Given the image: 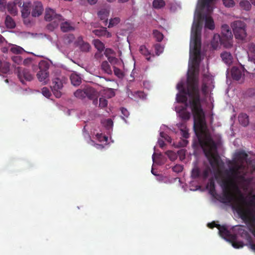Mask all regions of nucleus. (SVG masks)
<instances>
[{"mask_svg":"<svg viewBox=\"0 0 255 255\" xmlns=\"http://www.w3.org/2000/svg\"><path fill=\"white\" fill-rule=\"evenodd\" d=\"M80 48L82 51L84 52H87L89 51L90 49V45L88 43H83L81 45Z\"/></svg>","mask_w":255,"mask_h":255,"instance_id":"obj_45","label":"nucleus"},{"mask_svg":"<svg viewBox=\"0 0 255 255\" xmlns=\"http://www.w3.org/2000/svg\"><path fill=\"white\" fill-rule=\"evenodd\" d=\"M172 170L175 172L179 173L182 171L183 167L180 165H176L172 168Z\"/></svg>","mask_w":255,"mask_h":255,"instance_id":"obj_47","label":"nucleus"},{"mask_svg":"<svg viewBox=\"0 0 255 255\" xmlns=\"http://www.w3.org/2000/svg\"><path fill=\"white\" fill-rule=\"evenodd\" d=\"M75 97L84 99L87 98L88 99L93 100V104L97 106L98 104V97L100 93L95 88L90 86H85L83 88L77 90L74 93Z\"/></svg>","mask_w":255,"mask_h":255,"instance_id":"obj_3","label":"nucleus"},{"mask_svg":"<svg viewBox=\"0 0 255 255\" xmlns=\"http://www.w3.org/2000/svg\"><path fill=\"white\" fill-rule=\"evenodd\" d=\"M155 52L156 55L158 56L163 52L164 46L161 44L157 43L154 45Z\"/></svg>","mask_w":255,"mask_h":255,"instance_id":"obj_33","label":"nucleus"},{"mask_svg":"<svg viewBox=\"0 0 255 255\" xmlns=\"http://www.w3.org/2000/svg\"><path fill=\"white\" fill-rule=\"evenodd\" d=\"M17 76L20 81L23 83L24 80L30 81L33 79V76L26 69L17 68Z\"/></svg>","mask_w":255,"mask_h":255,"instance_id":"obj_9","label":"nucleus"},{"mask_svg":"<svg viewBox=\"0 0 255 255\" xmlns=\"http://www.w3.org/2000/svg\"><path fill=\"white\" fill-rule=\"evenodd\" d=\"M5 0H0V10L1 11H4L5 7Z\"/></svg>","mask_w":255,"mask_h":255,"instance_id":"obj_49","label":"nucleus"},{"mask_svg":"<svg viewBox=\"0 0 255 255\" xmlns=\"http://www.w3.org/2000/svg\"><path fill=\"white\" fill-rule=\"evenodd\" d=\"M190 117V114L189 113H187L186 114L185 116L184 117V119H188Z\"/></svg>","mask_w":255,"mask_h":255,"instance_id":"obj_60","label":"nucleus"},{"mask_svg":"<svg viewBox=\"0 0 255 255\" xmlns=\"http://www.w3.org/2000/svg\"><path fill=\"white\" fill-rule=\"evenodd\" d=\"M238 119L239 123L244 127L247 126L249 124V118L246 114H240L238 117Z\"/></svg>","mask_w":255,"mask_h":255,"instance_id":"obj_21","label":"nucleus"},{"mask_svg":"<svg viewBox=\"0 0 255 255\" xmlns=\"http://www.w3.org/2000/svg\"><path fill=\"white\" fill-rule=\"evenodd\" d=\"M9 70V64L7 62H3L0 68V72L6 73Z\"/></svg>","mask_w":255,"mask_h":255,"instance_id":"obj_31","label":"nucleus"},{"mask_svg":"<svg viewBox=\"0 0 255 255\" xmlns=\"http://www.w3.org/2000/svg\"><path fill=\"white\" fill-rule=\"evenodd\" d=\"M5 41V38L0 34V44L3 43Z\"/></svg>","mask_w":255,"mask_h":255,"instance_id":"obj_58","label":"nucleus"},{"mask_svg":"<svg viewBox=\"0 0 255 255\" xmlns=\"http://www.w3.org/2000/svg\"><path fill=\"white\" fill-rule=\"evenodd\" d=\"M99 102V107L100 108H105L108 105L107 100L104 97L100 98Z\"/></svg>","mask_w":255,"mask_h":255,"instance_id":"obj_39","label":"nucleus"},{"mask_svg":"<svg viewBox=\"0 0 255 255\" xmlns=\"http://www.w3.org/2000/svg\"><path fill=\"white\" fill-rule=\"evenodd\" d=\"M104 32L105 33H104V36H105L107 38H109L112 36V34L110 32L108 31L106 28V30Z\"/></svg>","mask_w":255,"mask_h":255,"instance_id":"obj_54","label":"nucleus"},{"mask_svg":"<svg viewBox=\"0 0 255 255\" xmlns=\"http://www.w3.org/2000/svg\"><path fill=\"white\" fill-rule=\"evenodd\" d=\"M224 4L227 7H232L234 5L233 0H222Z\"/></svg>","mask_w":255,"mask_h":255,"instance_id":"obj_46","label":"nucleus"},{"mask_svg":"<svg viewBox=\"0 0 255 255\" xmlns=\"http://www.w3.org/2000/svg\"><path fill=\"white\" fill-rule=\"evenodd\" d=\"M45 19L46 21H51L47 27L49 30L52 31L58 26L62 17L61 15L57 14L53 9L48 8L45 10Z\"/></svg>","mask_w":255,"mask_h":255,"instance_id":"obj_5","label":"nucleus"},{"mask_svg":"<svg viewBox=\"0 0 255 255\" xmlns=\"http://www.w3.org/2000/svg\"><path fill=\"white\" fill-rule=\"evenodd\" d=\"M102 70L106 73L108 74H111L112 73V70L111 68L110 65L108 62L106 61H103L101 64Z\"/></svg>","mask_w":255,"mask_h":255,"instance_id":"obj_24","label":"nucleus"},{"mask_svg":"<svg viewBox=\"0 0 255 255\" xmlns=\"http://www.w3.org/2000/svg\"><path fill=\"white\" fill-rule=\"evenodd\" d=\"M98 0H87V2L91 5L96 4Z\"/></svg>","mask_w":255,"mask_h":255,"instance_id":"obj_55","label":"nucleus"},{"mask_svg":"<svg viewBox=\"0 0 255 255\" xmlns=\"http://www.w3.org/2000/svg\"><path fill=\"white\" fill-rule=\"evenodd\" d=\"M235 37L239 40H244L247 36L246 24L241 20H236L231 24Z\"/></svg>","mask_w":255,"mask_h":255,"instance_id":"obj_4","label":"nucleus"},{"mask_svg":"<svg viewBox=\"0 0 255 255\" xmlns=\"http://www.w3.org/2000/svg\"><path fill=\"white\" fill-rule=\"evenodd\" d=\"M213 223H211V224H208V226L209 227V228H213V226L212 225Z\"/></svg>","mask_w":255,"mask_h":255,"instance_id":"obj_63","label":"nucleus"},{"mask_svg":"<svg viewBox=\"0 0 255 255\" xmlns=\"http://www.w3.org/2000/svg\"><path fill=\"white\" fill-rule=\"evenodd\" d=\"M221 41L222 38H221L219 34H214L213 39L211 41V46L213 49L215 50L217 49L221 44Z\"/></svg>","mask_w":255,"mask_h":255,"instance_id":"obj_17","label":"nucleus"},{"mask_svg":"<svg viewBox=\"0 0 255 255\" xmlns=\"http://www.w3.org/2000/svg\"><path fill=\"white\" fill-rule=\"evenodd\" d=\"M63 19L60 22V28L61 30L64 32H69L73 31L75 30V27L73 23L70 22L68 21H65L64 22L62 21Z\"/></svg>","mask_w":255,"mask_h":255,"instance_id":"obj_13","label":"nucleus"},{"mask_svg":"<svg viewBox=\"0 0 255 255\" xmlns=\"http://www.w3.org/2000/svg\"><path fill=\"white\" fill-rule=\"evenodd\" d=\"M32 3L29 1L23 2L22 9L21 10L22 16L25 19L24 22L25 24H28L29 22L27 21L26 18L30 13L31 10Z\"/></svg>","mask_w":255,"mask_h":255,"instance_id":"obj_11","label":"nucleus"},{"mask_svg":"<svg viewBox=\"0 0 255 255\" xmlns=\"http://www.w3.org/2000/svg\"><path fill=\"white\" fill-rule=\"evenodd\" d=\"M210 188L211 190L213 189L214 188V182L212 180H211L210 182Z\"/></svg>","mask_w":255,"mask_h":255,"instance_id":"obj_56","label":"nucleus"},{"mask_svg":"<svg viewBox=\"0 0 255 255\" xmlns=\"http://www.w3.org/2000/svg\"><path fill=\"white\" fill-rule=\"evenodd\" d=\"M166 154L171 161H174L177 157L176 154L172 151H167Z\"/></svg>","mask_w":255,"mask_h":255,"instance_id":"obj_41","label":"nucleus"},{"mask_svg":"<svg viewBox=\"0 0 255 255\" xmlns=\"http://www.w3.org/2000/svg\"><path fill=\"white\" fill-rule=\"evenodd\" d=\"M181 135L185 138H187L189 137V133L186 130L181 129L180 130Z\"/></svg>","mask_w":255,"mask_h":255,"instance_id":"obj_50","label":"nucleus"},{"mask_svg":"<svg viewBox=\"0 0 255 255\" xmlns=\"http://www.w3.org/2000/svg\"><path fill=\"white\" fill-rule=\"evenodd\" d=\"M211 172V170L210 168L209 167H206L203 170L202 173H201L199 168L195 166L192 170L191 177L193 178L201 177L204 179H206L208 177Z\"/></svg>","mask_w":255,"mask_h":255,"instance_id":"obj_7","label":"nucleus"},{"mask_svg":"<svg viewBox=\"0 0 255 255\" xmlns=\"http://www.w3.org/2000/svg\"><path fill=\"white\" fill-rule=\"evenodd\" d=\"M247 94L249 96H255V88L250 89L247 91Z\"/></svg>","mask_w":255,"mask_h":255,"instance_id":"obj_51","label":"nucleus"},{"mask_svg":"<svg viewBox=\"0 0 255 255\" xmlns=\"http://www.w3.org/2000/svg\"><path fill=\"white\" fill-rule=\"evenodd\" d=\"M9 50L16 54H21L24 51V49L22 47L16 45H11Z\"/></svg>","mask_w":255,"mask_h":255,"instance_id":"obj_27","label":"nucleus"},{"mask_svg":"<svg viewBox=\"0 0 255 255\" xmlns=\"http://www.w3.org/2000/svg\"><path fill=\"white\" fill-rule=\"evenodd\" d=\"M139 51L145 56H148L150 55V52L144 45H141L140 46Z\"/></svg>","mask_w":255,"mask_h":255,"instance_id":"obj_38","label":"nucleus"},{"mask_svg":"<svg viewBox=\"0 0 255 255\" xmlns=\"http://www.w3.org/2000/svg\"><path fill=\"white\" fill-rule=\"evenodd\" d=\"M114 72L115 75L119 78H123L124 77V73L116 66L114 67Z\"/></svg>","mask_w":255,"mask_h":255,"instance_id":"obj_35","label":"nucleus"},{"mask_svg":"<svg viewBox=\"0 0 255 255\" xmlns=\"http://www.w3.org/2000/svg\"><path fill=\"white\" fill-rule=\"evenodd\" d=\"M102 124L105 127H106L107 128H110L113 126V121L111 119H108L105 120H104L102 121Z\"/></svg>","mask_w":255,"mask_h":255,"instance_id":"obj_43","label":"nucleus"},{"mask_svg":"<svg viewBox=\"0 0 255 255\" xmlns=\"http://www.w3.org/2000/svg\"><path fill=\"white\" fill-rule=\"evenodd\" d=\"M213 80L212 78L210 76H206L204 77L202 91L204 94H206L207 93V89L209 87V86H208L207 85L212 84L213 83Z\"/></svg>","mask_w":255,"mask_h":255,"instance_id":"obj_16","label":"nucleus"},{"mask_svg":"<svg viewBox=\"0 0 255 255\" xmlns=\"http://www.w3.org/2000/svg\"><path fill=\"white\" fill-rule=\"evenodd\" d=\"M48 63L44 61H41L39 63V68L40 70L37 74V77L40 82L46 84L49 81L48 73L47 69L48 68Z\"/></svg>","mask_w":255,"mask_h":255,"instance_id":"obj_6","label":"nucleus"},{"mask_svg":"<svg viewBox=\"0 0 255 255\" xmlns=\"http://www.w3.org/2000/svg\"><path fill=\"white\" fill-rule=\"evenodd\" d=\"M221 32L223 38H233L232 31L227 24H224L221 27Z\"/></svg>","mask_w":255,"mask_h":255,"instance_id":"obj_14","label":"nucleus"},{"mask_svg":"<svg viewBox=\"0 0 255 255\" xmlns=\"http://www.w3.org/2000/svg\"><path fill=\"white\" fill-rule=\"evenodd\" d=\"M221 57L222 60L226 64L229 65L232 63L233 57L231 54L228 52H224L221 53Z\"/></svg>","mask_w":255,"mask_h":255,"instance_id":"obj_18","label":"nucleus"},{"mask_svg":"<svg viewBox=\"0 0 255 255\" xmlns=\"http://www.w3.org/2000/svg\"><path fill=\"white\" fill-rule=\"evenodd\" d=\"M250 1L252 4L255 6V0H250Z\"/></svg>","mask_w":255,"mask_h":255,"instance_id":"obj_62","label":"nucleus"},{"mask_svg":"<svg viewBox=\"0 0 255 255\" xmlns=\"http://www.w3.org/2000/svg\"><path fill=\"white\" fill-rule=\"evenodd\" d=\"M152 4L154 8H160L165 5V3L163 0H154Z\"/></svg>","mask_w":255,"mask_h":255,"instance_id":"obj_30","label":"nucleus"},{"mask_svg":"<svg viewBox=\"0 0 255 255\" xmlns=\"http://www.w3.org/2000/svg\"><path fill=\"white\" fill-rule=\"evenodd\" d=\"M43 8L39 1H34L31 4V15L33 17H38L43 12Z\"/></svg>","mask_w":255,"mask_h":255,"instance_id":"obj_10","label":"nucleus"},{"mask_svg":"<svg viewBox=\"0 0 255 255\" xmlns=\"http://www.w3.org/2000/svg\"><path fill=\"white\" fill-rule=\"evenodd\" d=\"M70 80L72 84L74 86H79L81 83V77L76 73L71 74Z\"/></svg>","mask_w":255,"mask_h":255,"instance_id":"obj_19","label":"nucleus"},{"mask_svg":"<svg viewBox=\"0 0 255 255\" xmlns=\"http://www.w3.org/2000/svg\"><path fill=\"white\" fill-rule=\"evenodd\" d=\"M221 44H223L224 47L226 48H230L233 45V38H222Z\"/></svg>","mask_w":255,"mask_h":255,"instance_id":"obj_25","label":"nucleus"},{"mask_svg":"<svg viewBox=\"0 0 255 255\" xmlns=\"http://www.w3.org/2000/svg\"><path fill=\"white\" fill-rule=\"evenodd\" d=\"M158 144H159L160 147H163V146L164 145V141L162 140H158Z\"/></svg>","mask_w":255,"mask_h":255,"instance_id":"obj_57","label":"nucleus"},{"mask_svg":"<svg viewBox=\"0 0 255 255\" xmlns=\"http://www.w3.org/2000/svg\"><path fill=\"white\" fill-rule=\"evenodd\" d=\"M155 153H154L153 154V155H152V160H153V162L154 161V159H155V158H154V156H155Z\"/></svg>","mask_w":255,"mask_h":255,"instance_id":"obj_64","label":"nucleus"},{"mask_svg":"<svg viewBox=\"0 0 255 255\" xmlns=\"http://www.w3.org/2000/svg\"><path fill=\"white\" fill-rule=\"evenodd\" d=\"M153 33L154 37L158 41H161L162 40L163 35L161 32L158 30H155L153 31Z\"/></svg>","mask_w":255,"mask_h":255,"instance_id":"obj_37","label":"nucleus"},{"mask_svg":"<svg viewBox=\"0 0 255 255\" xmlns=\"http://www.w3.org/2000/svg\"><path fill=\"white\" fill-rule=\"evenodd\" d=\"M122 113L123 115L126 118L128 117L129 116V112L128 111V110L126 109L122 108L121 109Z\"/></svg>","mask_w":255,"mask_h":255,"instance_id":"obj_52","label":"nucleus"},{"mask_svg":"<svg viewBox=\"0 0 255 255\" xmlns=\"http://www.w3.org/2000/svg\"><path fill=\"white\" fill-rule=\"evenodd\" d=\"M12 60L13 62L17 65H20L23 63L24 64H25L26 62V60H24L22 61L21 57L20 56H14L12 57Z\"/></svg>","mask_w":255,"mask_h":255,"instance_id":"obj_32","label":"nucleus"},{"mask_svg":"<svg viewBox=\"0 0 255 255\" xmlns=\"http://www.w3.org/2000/svg\"><path fill=\"white\" fill-rule=\"evenodd\" d=\"M106 30V28H102L100 29H96L93 31V32L98 36H104V32Z\"/></svg>","mask_w":255,"mask_h":255,"instance_id":"obj_42","label":"nucleus"},{"mask_svg":"<svg viewBox=\"0 0 255 255\" xmlns=\"http://www.w3.org/2000/svg\"><path fill=\"white\" fill-rule=\"evenodd\" d=\"M240 7L246 11H249L251 10L252 5L250 2L248 0H242L239 2Z\"/></svg>","mask_w":255,"mask_h":255,"instance_id":"obj_20","label":"nucleus"},{"mask_svg":"<svg viewBox=\"0 0 255 255\" xmlns=\"http://www.w3.org/2000/svg\"><path fill=\"white\" fill-rule=\"evenodd\" d=\"M21 2L20 0H15L13 2L9 3L7 4V9L9 13L11 14L16 15L17 13L18 9L16 5L21 7Z\"/></svg>","mask_w":255,"mask_h":255,"instance_id":"obj_12","label":"nucleus"},{"mask_svg":"<svg viewBox=\"0 0 255 255\" xmlns=\"http://www.w3.org/2000/svg\"><path fill=\"white\" fill-rule=\"evenodd\" d=\"M248 49L249 54H253L255 56V44L251 43H249L248 45Z\"/></svg>","mask_w":255,"mask_h":255,"instance_id":"obj_40","label":"nucleus"},{"mask_svg":"<svg viewBox=\"0 0 255 255\" xmlns=\"http://www.w3.org/2000/svg\"><path fill=\"white\" fill-rule=\"evenodd\" d=\"M104 54L109 60V58L116 56V53L111 48H107L105 49Z\"/></svg>","mask_w":255,"mask_h":255,"instance_id":"obj_34","label":"nucleus"},{"mask_svg":"<svg viewBox=\"0 0 255 255\" xmlns=\"http://www.w3.org/2000/svg\"><path fill=\"white\" fill-rule=\"evenodd\" d=\"M106 94L109 98H112L115 96V92L112 89H108L106 91Z\"/></svg>","mask_w":255,"mask_h":255,"instance_id":"obj_48","label":"nucleus"},{"mask_svg":"<svg viewBox=\"0 0 255 255\" xmlns=\"http://www.w3.org/2000/svg\"><path fill=\"white\" fill-rule=\"evenodd\" d=\"M63 40L65 45H68L74 41L75 37L73 34H66L64 36Z\"/></svg>","mask_w":255,"mask_h":255,"instance_id":"obj_22","label":"nucleus"},{"mask_svg":"<svg viewBox=\"0 0 255 255\" xmlns=\"http://www.w3.org/2000/svg\"><path fill=\"white\" fill-rule=\"evenodd\" d=\"M109 14V11L107 9H102L98 12L99 17L102 20H106V22H107V19Z\"/></svg>","mask_w":255,"mask_h":255,"instance_id":"obj_26","label":"nucleus"},{"mask_svg":"<svg viewBox=\"0 0 255 255\" xmlns=\"http://www.w3.org/2000/svg\"><path fill=\"white\" fill-rule=\"evenodd\" d=\"M178 153L179 154H184L185 152H184V150H180V151H178Z\"/></svg>","mask_w":255,"mask_h":255,"instance_id":"obj_61","label":"nucleus"},{"mask_svg":"<svg viewBox=\"0 0 255 255\" xmlns=\"http://www.w3.org/2000/svg\"><path fill=\"white\" fill-rule=\"evenodd\" d=\"M41 93L47 98L50 97L51 95L50 91L46 87H44L41 89Z\"/></svg>","mask_w":255,"mask_h":255,"instance_id":"obj_44","label":"nucleus"},{"mask_svg":"<svg viewBox=\"0 0 255 255\" xmlns=\"http://www.w3.org/2000/svg\"><path fill=\"white\" fill-rule=\"evenodd\" d=\"M215 1L216 0H198L191 29L188 69H199L201 21H204L205 28L210 30L215 28L214 21L210 14L212 12Z\"/></svg>","mask_w":255,"mask_h":255,"instance_id":"obj_2","label":"nucleus"},{"mask_svg":"<svg viewBox=\"0 0 255 255\" xmlns=\"http://www.w3.org/2000/svg\"><path fill=\"white\" fill-rule=\"evenodd\" d=\"M62 80L59 78H55L53 81V86L51 89L54 95L56 98H60L61 96V90L63 88Z\"/></svg>","mask_w":255,"mask_h":255,"instance_id":"obj_8","label":"nucleus"},{"mask_svg":"<svg viewBox=\"0 0 255 255\" xmlns=\"http://www.w3.org/2000/svg\"><path fill=\"white\" fill-rule=\"evenodd\" d=\"M160 135L161 137L164 138L165 139L167 140L168 141H170V138L163 132H161L160 133Z\"/></svg>","mask_w":255,"mask_h":255,"instance_id":"obj_53","label":"nucleus"},{"mask_svg":"<svg viewBox=\"0 0 255 255\" xmlns=\"http://www.w3.org/2000/svg\"><path fill=\"white\" fill-rule=\"evenodd\" d=\"M120 22V19L119 17H115L113 19H111L110 20L109 27H113L118 24Z\"/></svg>","mask_w":255,"mask_h":255,"instance_id":"obj_36","label":"nucleus"},{"mask_svg":"<svg viewBox=\"0 0 255 255\" xmlns=\"http://www.w3.org/2000/svg\"><path fill=\"white\" fill-rule=\"evenodd\" d=\"M93 44L99 52L103 51L105 48L104 43L99 39H94L93 40Z\"/></svg>","mask_w":255,"mask_h":255,"instance_id":"obj_23","label":"nucleus"},{"mask_svg":"<svg viewBox=\"0 0 255 255\" xmlns=\"http://www.w3.org/2000/svg\"><path fill=\"white\" fill-rule=\"evenodd\" d=\"M232 76L233 79L239 80L244 76V71L237 68L233 67L231 70Z\"/></svg>","mask_w":255,"mask_h":255,"instance_id":"obj_15","label":"nucleus"},{"mask_svg":"<svg viewBox=\"0 0 255 255\" xmlns=\"http://www.w3.org/2000/svg\"><path fill=\"white\" fill-rule=\"evenodd\" d=\"M6 26L9 28H13L15 27V24L13 19L9 15L6 16L5 20Z\"/></svg>","mask_w":255,"mask_h":255,"instance_id":"obj_28","label":"nucleus"},{"mask_svg":"<svg viewBox=\"0 0 255 255\" xmlns=\"http://www.w3.org/2000/svg\"><path fill=\"white\" fill-rule=\"evenodd\" d=\"M188 143V141L186 139H184L183 140V143L181 144V146H186Z\"/></svg>","mask_w":255,"mask_h":255,"instance_id":"obj_59","label":"nucleus"},{"mask_svg":"<svg viewBox=\"0 0 255 255\" xmlns=\"http://www.w3.org/2000/svg\"><path fill=\"white\" fill-rule=\"evenodd\" d=\"M116 56L109 58V61L112 65H113V67L116 65L121 66L123 65V62L121 60H118L116 58Z\"/></svg>","mask_w":255,"mask_h":255,"instance_id":"obj_29","label":"nucleus"},{"mask_svg":"<svg viewBox=\"0 0 255 255\" xmlns=\"http://www.w3.org/2000/svg\"><path fill=\"white\" fill-rule=\"evenodd\" d=\"M200 146L212 166L216 178L221 177L220 184L223 190L222 202L232 206L240 218L249 226L255 237V163L247 161L248 155L244 151L237 152L229 171L222 173L223 163L217 152L216 143L209 132H195ZM221 237L229 238L235 248L246 245L255 252V244L252 237L242 227L238 236L232 235L225 226H217Z\"/></svg>","mask_w":255,"mask_h":255,"instance_id":"obj_1","label":"nucleus"}]
</instances>
